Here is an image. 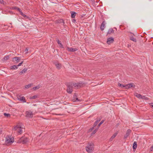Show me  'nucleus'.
I'll list each match as a JSON object with an SVG mask.
<instances>
[{
	"instance_id": "f257e3e1",
	"label": "nucleus",
	"mask_w": 153,
	"mask_h": 153,
	"mask_svg": "<svg viewBox=\"0 0 153 153\" xmlns=\"http://www.w3.org/2000/svg\"><path fill=\"white\" fill-rule=\"evenodd\" d=\"M94 144L91 143H88L87 146L86 147V150L88 153H92L94 150Z\"/></svg>"
},
{
	"instance_id": "f03ea898",
	"label": "nucleus",
	"mask_w": 153,
	"mask_h": 153,
	"mask_svg": "<svg viewBox=\"0 0 153 153\" xmlns=\"http://www.w3.org/2000/svg\"><path fill=\"white\" fill-rule=\"evenodd\" d=\"M29 140V139L25 136H22L19 138L17 141L18 143H22L23 144L27 143Z\"/></svg>"
},
{
	"instance_id": "7ed1b4c3",
	"label": "nucleus",
	"mask_w": 153,
	"mask_h": 153,
	"mask_svg": "<svg viewBox=\"0 0 153 153\" xmlns=\"http://www.w3.org/2000/svg\"><path fill=\"white\" fill-rule=\"evenodd\" d=\"M25 117L28 118H32L33 117V112L30 110H29L26 111Z\"/></svg>"
},
{
	"instance_id": "20e7f679",
	"label": "nucleus",
	"mask_w": 153,
	"mask_h": 153,
	"mask_svg": "<svg viewBox=\"0 0 153 153\" xmlns=\"http://www.w3.org/2000/svg\"><path fill=\"white\" fill-rule=\"evenodd\" d=\"M14 140L11 138L9 136H7L6 137L5 142L7 143H13Z\"/></svg>"
},
{
	"instance_id": "39448f33",
	"label": "nucleus",
	"mask_w": 153,
	"mask_h": 153,
	"mask_svg": "<svg viewBox=\"0 0 153 153\" xmlns=\"http://www.w3.org/2000/svg\"><path fill=\"white\" fill-rule=\"evenodd\" d=\"M73 86L77 88L83 86L84 85V83H79L77 84L73 83Z\"/></svg>"
},
{
	"instance_id": "423d86ee",
	"label": "nucleus",
	"mask_w": 153,
	"mask_h": 153,
	"mask_svg": "<svg viewBox=\"0 0 153 153\" xmlns=\"http://www.w3.org/2000/svg\"><path fill=\"white\" fill-rule=\"evenodd\" d=\"M135 86L133 85V83H130V84H128L125 85V87L126 89L129 88L131 87L135 88Z\"/></svg>"
},
{
	"instance_id": "0eeeda50",
	"label": "nucleus",
	"mask_w": 153,
	"mask_h": 153,
	"mask_svg": "<svg viewBox=\"0 0 153 153\" xmlns=\"http://www.w3.org/2000/svg\"><path fill=\"white\" fill-rule=\"evenodd\" d=\"M67 50L69 52H74L77 51L78 50L77 48H69L67 47Z\"/></svg>"
},
{
	"instance_id": "6e6552de",
	"label": "nucleus",
	"mask_w": 153,
	"mask_h": 153,
	"mask_svg": "<svg viewBox=\"0 0 153 153\" xmlns=\"http://www.w3.org/2000/svg\"><path fill=\"white\" fill-rule=\"evenodd\" d=\"M20 60V58L19 57H16L13 58V61L16 63H17L19 62Z\"/></svg>"
},
{
	"instance_id": "1a4fd4ad",
	"label": "nucleus",
	"mask_w": 153,
	"mask_h": 153,
	"mask_svg": "<svg viewBox=\"0 0 153 153\" xmlns=\"http://www.w3.org/2000/svg\"><path fill=\"white\" fill-rule=\"evenodd\" d=\"M53 63L57 69L59 70L61 68L62 66L60 63L57 62H55Z\"/></svg>"
},
{
	"instance_id": "9d476101",
	"label": "nucleus",
	"mask_w": 153,
	"mask_h": 153,
	"mask_svg": "<svg viewBox=\"0 0 153 153\" xmlns=\"http://www.w3.org/2000/svg\"><path fill=\"white\" fill-rule=\"evenodd\" d=\"M114 41V39L112 37H110L107 39V43L108 44H110L112 43Z\"/></svg>"
},
{
	"instance_id": "9b49d317",
	"label": "nucleus",
	"mask_w": 153,
	"mask_h": 153,
	"mask_svg": "<svg viewBox=\"0 0 153 153\" xmlns=\"http://www.w3.org/2000/svg\"><path fill=\"white\" fill-rule=\"evenodd\" d=\"M131 131L130 129H128L126 133V134L124 136V139H126L128 137Z\"/></svg>"
},
{
	"instance_id": "f8f14e48",
	"label": "nucleus",
	"mask_w": 153,
	"mask_h": 153,
	"mask_svg": "<svg viewBox=\"0 0 153 153\" xmlns=\"http://www.w3.org/2000/svg\"><path fill=\"white\" fill-rule=\"evenodd\" d=\"M18 99L20 101H22L23 102H26L25 97L24 96L22 97L21 96H19V97H18Z\"/></svg>"
},
{
	"instance_id": "ddd939ff",
	"label": "nucleus",
	"mask_w": 153,
	"mask_h": 153,
	"mask_svg": "<svg viewBox=\"0 0 153 153\" xmlns=\"http://www.w3.org/2000/svg\"><path fill=\"white\" fill-rule=\"evenodd\" d=\"M105 24V21H103L102 22L100 27V29L102 30H104Z\"/></svg>"
},
{
	"instance_id": "4468645a",
	"label": "nucleus",
	"mask_w": 153,
	"mask_h": 153,
	"mask_svg": "<svg viewBox=\"0 0 153 153\" xmlns=\"http://www.w3.org/2000/svg\"><path fill=\"white\" fill-rule=\"evenodd\" d=\"M67 87L69 88L72 90L73 84L72 82H70L67 84Z\"/></svg>"
},
{
	"instance_id": "2eb2a0df",
	"label": "nucleus",
	"mask_w": 153,
	"mask_h": 153,
	"mask_svg": "<svg viewBox=\"0 0 153 153\" xmlns=\"http://www.w3.org/2000/svg\"><path fill=\"white\" fill-rule=\"evenodd\" d=\"M71 17L72 18H75L76 14V12L73 11H71Z\"/></svg>"
},
{
	"instance_id": "dca6fc26",
	"label": "nucleus",
	"mask_w": 153,
	"mask_h": 153,
	"mask_svg": "<svg viewBox=\"0 0 153 153\" xmlns=\"http://www.w3.org/2000/svg\"><path fill=\"white\" fill-rule=\"evenodd\" d=\"M27 68H24L21 71L20 73H19V74L20 75H21L23 74H24L27 71Z\"/></svg>"
},
{
	"instance_id": "f3484780",
	"label": "nucleus",
	"mask_w": 153,
	"mask_h": 153,
	"mask_svg": "<svg viewBox=\"0 0 153 153\" xmlns=\"http://www.w3.org/2000/svg\"><path fill=\"white\" fill-rule=\"evenodd\" d=\"M137 143L136 141L134 142L133 145V149L134 150H135L137 147Z\"/></svg>"
},
{
	"instance_id": "a211bd4d",
	"label": "nucleus",
	"mask_w": 153,
	"mask_h": 153,
	"mask_svg": "<svg viewBox=\"0 0 153 153\" xmlns=\"http://www.w3.org/2000/svg\"><path fill=\"white\" fill-rule=\"evenodd\" d=\"M114 32V30L112 28H110L108 31L107 35L108 34H110L111 33H113Z\"/></svg>"
},
{
	"instance_id": "6ab92c4d",
	"label": "nucleus",
	"mask_w": 153,
	"mask_h": 153,
	"mask_svg": "<svg viewBox=\"0 0 153 153\" xmlns=\"http://www.w3.org/2000/svg\"><path fill=\"white\" fill-rule=\"evenodd\" d=\"M134 95L137 97L141 99V98L142 97V95L141 94H139L138 93L136 92V93H135Z\"/></svg>"
},
{
	"instance_id": "aec40b11",
	"label": "nucleus",
	"mask_w": 153,
	"mask_h": 153,
	"mask_svg": "<svg viewBox=\"0 0 153 153\" xmlns=\"http://www.w3.org/2000/svg\"><path fill=\"white\" fill-rule=\"evenodd\" d=\"M33 85V84L30 83L28 85H26L25 86V89H27Z\"/></svg>"
},
{
	"instance_id": "412c9836",
	"label": "nucleus",
	"mask_w": 153,
	"mask_h": 153,
	"mask_svg": "<svg viewBox=\"0 0 153 153\" xmlns=\"http://www.w3.org/2000/svg\"><path fill=\"white\" fill-rule=\"evenodd\" d=\"M20 14L25 18H26L27 19H28L29 18V17L26 15L22 12V11L21 12H20Z\"/></svg>"
},
{
	"instance_id": "4be33fe9",
	"label": "nucleus",
	"mask_w": 153,
	"mask_h": 153,
	"mask_svg": "<svg viewBox=\"0 0 153 153\" xmlns=\"http://www.w3.org/2000/svg\"><path fill=\"white\" fill-rule=\"evenodd\" d=\"M18 68L17 65H14L10 67V69H11L13 70Z\"/></svg>"
},
{
	"instance_id": "5701e85b",
	"label": "nucleus",
	"mask_w": 153,
	"mask_h": 153,
	"mask_svg": "<svg viewBox=\"0 0 153 153\" xmlns=\"http://www.w3.org/2000/svg\"><path fill=\"white\" fill-rule=\"evenodd\" d=\"M100 119L99 120H96L95 122V123H94V125H93L94 127H95L97 125V124H98V123L100 121Z\"/></svg>"
},
{
	"instance_id": "b1692460",
	"label": "nucleus",
	"mask_w": 153,
	"mask_h": 153,
	"mask_svg": "<svg viewBox=\"0 0 153 153\" xmlns=\"http://www.w3.org/2000/svg\"><path fill=\"white\" fill-rule=\"evenodd\" d=\"M9 58V56H6L4 57V58L2 59V61L4 60H7Z\"/></svg>"
},
{
	"instance_id": "393cba45",
	"label": "nucleus",
	"mask_w": 153,
	"mask_h": 153,
	"mask_svg": "<svg viewBox=\"0 0 153 153\" xmlns=\"http://www.w3.org/2000/svg\"><path fill=\"white\" fill-rule=\"evenodd\" d=\"M66 91H67V92L69 94L71 93L73 91V90H71V89H70V88H69L68 87Z\"/></svg>"
},
{
	"instance_id": "a878e982",
	"label": "nucleus",
	"mask_w": 153,
	"mask_h": 153,
	"mask_svg": "<svg viewBox=\"0 0 153 153\" xmlns=\"http://www.w3.org/2000/svg\"><path fill=\"white\" fill-rule=\"evenodd\" d=\"M17 131L19 134H21V133H22V129L21 128V127H20L19 128V129H18Z\"/></svg>"
},
{
	"instance_id": "bb28decb",
	"label": "nucleus",
	"mask_w": 153,
	"mask_h": 153,
	"mask_svg": "<svg viewBox=\"0 0 153 153\" xmlns=\"http://www.w3.org/2000/svg\"><path fill=\"white\" fill-rule=\"evenodd\" d=\"M57 43L59 44V45H60V47L61 48H63V45H62V44L60 43V42L59 40H57Z\"/></svg>"
},
{
	"instance_id": "cd10ccee",
	"label": "nucleus",
	"mask_w": 153,
	"mask_h": 153,
	"mask_svg": "<svg viewBox=\"0 0 153 153\" xmlns=\"http://www.w3.org/2000/svg\"><path fill=\"white\" fill-rule=\"evenodd\" d=\"M4 115L5 117H10V115L9 114H7L6 113H4Z\"/></svg>"
},
{
	"instance_id": "c85d7f7f",
	"label": "nucleus",
	"mask_w": 153,
	"mask_h": 153,
	"mask_svg": "<svg viewBox=\"0 0 153 153\" xmlns=\"http://www.w3.org/2000/svg\"><path fill=\"white\" fill-rule=\"evenodd\" d=\"M59 23H62V25H64V21L63 19H60L59 22Z\"/></svg>"
},
{
	"instance_id": "c756f323",
	"label": "nucleus",
	"mask_w": 153,
	"mask_h": 153,
	"mask_svg": "<svg viewBox=\"0 0 153 153\" xmlns=\"http://www.w3.org/2000/svg\"><path fill=\"white\" fill-rule=\"evenodd\" d=\"M117 133L116 132L111 137V139H114V138L115 137L117 136Z\"/></svg>"
},
{
	"instance_id": "7c9ffc66",
	"label": "nucleus",
	"mask_w": 153,
	"mask_h": 153,
	"mask_svg": "<svg viewBox=\"0 0 153 153\" xmlns=\"http://www.w3.org/2000/svg\"><path fill=\"white\" fill-rule=\"evenodd\" d=\"M141 99H144L146 100H147L149 99V98L147 97H146L145 96H143L141 97Z\"/></svg>"
},
{
	"instance_id": "2f4dec72",
	"label": "nucleus",
	"mask_w": 153,
	"mask_h": 153,
	"mask_svg": "<svg viewBox=\"0 0 153 153\" xmlns=\"http://www.w3.org/2000/svg\"><path fill=\"white\" fill-rule=\"evenodd\" d=\"M130 39L131 40L133 41L134 42H136V39L134 38L133 36L131 37Z\"/></svg>"
},
{
	"instance_id": "473e14b6",
	"label": "nucleus",
	"mask_w": 153,
	"mask_h": 153,
	"mask_svg": "<svg viewBox=\"0 0 153 153\" xmlns=\"http://www.w3.org/2000/svg\"><path fill=\"white\" fill-rule=\"evenodd\" d=\"M19 128L20 127H19L17 126H16L14 127V129L15 130L17 131L18 129H19Z\"/></svg>"
},
{
	"instance_id": "72a5a7b5",
	"label": "nucleus",
	"mask_w": 153,
	"mask_h": 153,
	"mask_svg": "<svg viewBox=\"0 0 153 153\" xmlns=\"http://www.w3.org/2000/svg\"><path fill=\"white\" fill-rule=\"evenodd\" d=\"M0 3L4 5L6 4V2L4 1L3 0H0Z\"/></svg>"
},
{
	"instance_id": "f704fd0d",
	"label": "nucleus",
	"mask_w": 153,
	"mask_h": 153,
	"mask_svg": "<svg viewBox=\"0 0 153 153\" xmlns=\"http://www.w3.org/2000/svg\"><path fill=\"white\" fill-rule=\"evenodd\" d=\"M104 121L103 120H102L98 125L97 126V127H99L104 122Z\"/></svg>"
},
{
	"instance_id": "c9c22d12",
	"label": "nucleus",
	"mask_w": 153,
	"mask_h": 153,
	"mask_svg": "<svg viewBox=\"0 0 153 153\" xmlns=\"http://www.w3.org/2000/svg\"><path fill=\"white\" fill-rule=\"evenodd\" d=\"M39 88V86H36L33 88V89L34 90H36V89H38Z\"/></svg>"
},
{
	"instance_id": "e433bc0d",
	"label": "nucleus",
	"mask_w": 153,
	"mask_h": 153,
	"mask_svg": "<svg viewBox=\"0 0 153 153\" xmlns=\"http://www.w3.org/2000/svg\"><path fill=\"white\" fill-rule=\"evenodd\" d=\"M37 97V96L36 95H34L30 99H34L36 98Z\"/></svg>"
},
{
	"instance_id": "4c0bfd02",
	"label": "nucleus",
	"mask_w": 153,
	"mask_h": 153,
	"mask_svg": "<svg viewBox=\"0 0 153 153\" xmlns=\"http://www.w3.org/2000/svg\"><path fill=\"white\" fill-rule=\"evenodd\" d=\"M77 97V95L76 93H75L74 95L73 100H75Z\"/></svg>"
},
{
	"instance_id": "58836bf2",
	"label": "nucleus",
	"mask_w": 153,
	"mask_h": 153,
	"mask_svg": "<svg viewBox=\"0 0 153 153\" xmlns=\"http://www.w3.org/2000/svg\"><path fill=\"white\" fill-rule=\"evenodd\" d=\"M97 130H94V131L91 133V135L94 134L97 132Z\"/></svg>"
},
{
	"instance_id": "ea45409f",
	"label": "nucleus",
	"mask_w": 153,
	"mask_h": 153,
	"mask_svg": "<svg viewBox=\"0 0 153 153\" xmlns=\"http://www.w3.org/2000/svg\"><path fill=\"white\" fill-rule=\"evenodd\" d=\"M80 100H79L78 98H76L75 100H74V102H78V101H80Z\"/></svg>"
},
{
	"instance_id": "a19ab883",
	"label": "nucleus",
	"mask_w": 153,
	"mask_h": 153,
	"mask_svg": "<svg viewBox=\"0 0 153 153\" xmlns=\"http://www.w3.org/2000/svg\"><path fill=\"white\" fill-rule=\"evenodd\" d=\"M118 85L119 86H120V87H125V85H123L122 84H120V83H118Z\"/></svg>"
},
{
	"instance_id": "79ce46f5",
	"label": "nucleus",
	"mask_w": 153,
	"mask_h": 153,
	"mask_svg": "<svg viewBox=\"0 0 153 153\" xmlns=\"http://www.w3.org/2000/svg\"><path fill=\"white\" fill-rule=\"evenodd\" d=\"M23 61H22V62H21V63H19L17 65V66L18 67H19V66H20L23 63Z\"/></svg>"
},
{
	"instance_id": "37998d69",
	"label": "nucleus",
	"mask_w": 153,
	"mask_h": 153,
	"mask_svg": "<svg viewBox=\"0 0 153 153\" xmlns=\"http://www.w3.org/2000/svg\"><path fill=\"white\" fill-rule=\"evenodd\" d=\"M17 7H12V9L13 10H17Z\"/></svg>"
},
{
	"instance_id": "c03bdc74",
	"label": "nucleus",
	"mask_w": 153,
	"mask_h": 153,
	"mask_svg": "<svg viewBox=\"0 0 153 153\" xmlns=\"http://www.w3.org/2000/svg\"><path fill=\"white\" fill-rule=\"evenodd\" d=\"M28 49L27 48H26L25 50V53H28Z\"/></svg>"
},
{
	"instance_id": "a18cd8bd",
	"label": "nucleus",
	"mask_w": 153,
	"mask_h": 153,
	"mask_svg": "<svg viewBox=\"0 0 153 153\" xmlns=\"http://www.w3.org/2000/svg\"><path fill=\"white\" fill-rule=\"evenodd\" d=\"M17 10H18V11H19L20 12H20H21L22 11L18 7H17Z\"/></svg>"
},
{
	"instance_id": "49530a36",
	"label": "nucleus",
	"mask_w": 153,
	"mask_h": 153,
	"mask_svg": "<svg viewBox=\"0 0 153 153\" xmlns=\"http://www.w3.org/2000/svg\"><path fill=\"white\" fill-rule=\"evenodd\" d=\"M2 133V129L0 128V134H1Z\"/></svg>"
},
{
	"instance_id": "de8ad7c7",
	"label": "nucleus",
	"mask_w": 153,
	"mask_h": 153,
	"mask_svg": "<svg viewBox=\"0 0 153 153\" xmlns=\"http://www.w3.org/2000/svg\"><path fill=\"white\" fill-rule=\"evenodd\" d=\"M72 21L74 23L76 22V20L75 19H73L72 20Z\"/></svg>"
},
{
	"instance_id": "09e8293b",
	"label": "nucleus",
	"mask_w": 153,
	"mask_h": 153,
	"mask_svg": "<svg viewBox=\"0 0 153 153\" xmlns=\"http://www.w3.org/2000/svg\"><path fill=\"white\" fill-rule=\"evenodd\" d=\"M153 149V146H152L151 148V150L152 151Z\"/></svg>"
},
{
	"instance_id": "8fccbe9b",
	"label": "nucleus",
	"mask_w": 153,
	"mask_h": 153,
	"mask_svg": "<svg viewBox=\"0 0 153 153\" xmlns=\"http://www.w3.org/2000/svg\"><path fill=\"white\" fill-rule=\"evenodd\" d=\"M150 105L152 106V107L153 108V103H151Z\"/></svg>"
},
{
	"instance_id": "3c124183",
	"label": "nucleus",
	"mask_w": 153,
	"mask_h": 153,
	"mask_svg": "<svg viewBox=\"0 0 153 153\" xmlns=\"http://www.w3.org/2000/svg\"><path fill=\"white\" fill-rule=\"evenodd\" d=\"M99 128V127H97V128H96L95 129V130H97H97H98V129Z\"/></svg>"
},
{
	"instance_id": "603ef678",
	"label": "nucleus",
	"mask_w": 153,
	"mask_h": 153,
	"mask_svg": "<svg viewBox=\"0 0 153 153\" xmlns=\"http://www.w3.org/2000/svg\"><path fill=\"white\" fill-rule=\"evenodd\" d=\"M94 127H93L92 128H91L90 129V130L91 131L92 130H93L94 129Z\"/></svg>"
},
{
	"instance_id": "864d4df0",
	"label": "nucleus",
	"mask_w": 153,
	"mask_h": 153,
	"mask_svg": "<svg viewBox=\"0 0 153 153\" xmlns=\"http://www.w3.org/2000/svg\"><path fill=\"white\" fill-rule=\"evenodd\" d=\"M113 139H111V138H110V141H112V140Z\"/></svg>"
},
{
	"instance_id": "5fc2aeb1",
	"label": "nucleus",
	"mask_w": 153,
	"mask_h": 153,
	"mask_svg": "<svg viewBox=\"0 0 153 153\" xmlns=\"http://www.w3.org/2000/svg\"><path fill=\"white\" fill-rule=\"evenodd\" d=\"M83 17V15H82L81 16V18H82Z\"/></svg>"
},
{
	"instance_id": "6e6d98bb",
	"label": "nucleus",
	"mask_w": 153,
	"mask_h": 153,
	"mask_svg": "<svg viewBox=\"0 0 153 153\" xmlns=\"http://www.w3.org/2000/svg\"><path fill=\"white\" fill-rule=\"evenodd\" d=\"M119 125V123H118L117 125V126H118Z\"/></svg>"
},
{
	"instance_id": "4d7b16f0",
	"label": "nucleus",
	"mask_w": 153,
	"mask_h": 153,
	"mask_svg": "<svg viewBox=\"0 0 153 153\" xmlns=\"http://www.w3.org/2000/svg\"><path fill=\"white\" fill-rule=\"evenodd\" d=\"M10 13H11L12 12H10Z\"/></svg>"
},
{
	"instance_id": "13d9d810",
	"label": "nucleus",
	"mask_w": 153,
	"mask_h": 153,
	"mask_svg": "<svg viewBox=\"0 0 153 153\" xmlns=\"http://www.w3.org/2000/svg\"><path fill=\"white\" fill-rule=\"evenodd\" d=\"M150 1H151V0H149Z\"/></svg>"
}]
</instances>
